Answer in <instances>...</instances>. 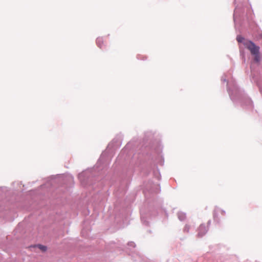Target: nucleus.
<instances>
[{"instance_id": "423d86ee", "label": "nucleus", "mask_w": 262, "mask_h": 262, "mask_svg": "<svg viewBox=\"0 0 262 262\" xmlns=\"http://www.w3.org/2000/svg\"><path fill=\"white\" fill-rule=\"evenodd\" d=\"M254 56V60L256 62H258L260 60L259 53H257L256 54H252Z\"/></svg>"}, {"instance_id": "39448f33", "label": "nucleus", "mask_w": 262, "mask_h": 262, "mask_svg": "<svg viewBox=\"0 0 262 262\" xmlns=\"http://www.w3.org/2000/svg\"><path fill=\"white\" fill-rule=\"evenodd\" d=\"M236 40L238 42H243V43H244V42L246 40L245 39V38L244 37H243L241 35H238L237 36Z\"/></svg>"}, {"instance_id": "7ed1b4c3", "label": "nucleus", "mask_w": 262, "mask_h": 262, "mask_svg": "<svg viewBox=\"0 0 262 262\" xmlns=\"http://www.w3.org/2000/svg\"><path fill=\"white\" fill-rule=\"evenodd\" d=\"M96 42L98 47L100 48L102 47L103 44V39L102 37H98L97 38Z\"/></svg>"}, {"instance_id": "20e7f679", "label": "nucleus", "mask_w": 262, "mask_h": 262, "mask_svg": "<svg viewBox=\"0 0 262 262\" xmlns=\"http://www.w3.org/2000/svg\"><path fill=\"white\" fill-rule=\"evenodd\" d=\"M220 213H221L222 215L225 214V212L224 211L221 210L220 209H216L214 211V217H217L218 214Z\"/></svg>"}, {"instance_id": "f03ea898", "label": "nucleus", "mask_w": 262, "mask_h": 262, "mask_svg": "<svg viewBox=\"0 0 262 262\" xmlns=\"http://www.w3.org/2000/svg\"><path fill=\"white\" fill-rule=\"evenodd\" d=\"M206 229L205 226L204 225H201L199 228L198 236L199 237H202L206 233Z\"/></svg>"}, {"instance_id": "0eeeda50", "label": "nucleus", "mask_w": 262, "mask_h": 262, "mask_svg": "<svg viewBox=\"0 0 262 262\" xmlns=\"http://www.w3.org/2000/svg\"><path fill=\"white\" fill-rule=\"evenodd\" d=\"M38 247L42 251H45L47 250V247L45 246L39 245Z\"/></svg>"}, {"instance_id": "f257e3e1", "label": "nucleus", "mask_w": 262, "mask_h": 262, "mask_svg": "<svg viewBox=\"0 0 262 262\" xmlns=\"http://www.w3.org/2000/svg\"><path fill=\"white\" fill-rule=\"evenodd\" d=\"M244 45L247 49H248L251 54H256L257 53H259V47L255 45V44L250 41V40H246L244 42Z\"/></svg>"}]
</instances>
